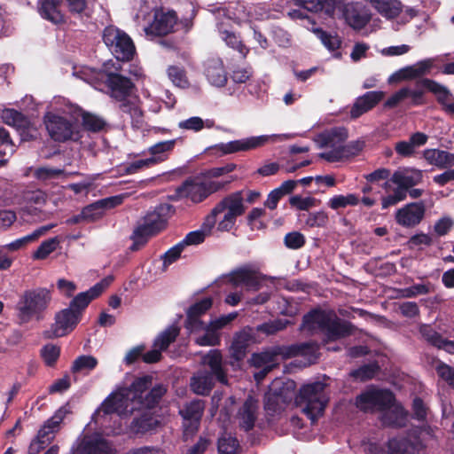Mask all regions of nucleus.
Masks as SVG:
<instances>
[{
  "label": "nucleus",
  "mask_w": 454,
  "mask_h": 454,
  "mask_svg": "<svg viewBox=\"0 0 454 454\" xmlns=\"http://www.w3.org/2000/svg\"><path fill=\"white\" fill-rule=\"evenodd\" d=\"M51 301V292L46 287L25 290L15 306L17 318L20 324L29 323L32 319L41 320Z\"/></svg>",
  "instance_id": "nucleus-3"
},
{
  "label": "nucleus",
  "mask_w": 454,
  "mask_h": 454,
  "mask_svg": "<svg viewBox=\"0 0 454 454\" xmlns=\"http://www.w3.org/2000/svg\"><path fill=\"white\" fill-rule=\"evenodd\" d=\"M274 136L262 135L250 137L243 139L221 143L214 147L215 150L221 153V155L235 153L239 152H247L262 147L273 138Z\"/></svg>",
  "instance_id": "nucleus-14"
},
{
  "label": "nucleus",
  "mask_w": 454,
  "mask_h": 454,
  "mask_svg": "<svg viewBox=\"0 0 454 454\" xmlns=\"http://www.w3.org/2000/svg\"><path fill=\"white\" fill-rule=\"evenodd\" d=\"M225 210L227 212L223 219L218 223V230L222 231H230L234 226L237 217L242 215L245 212L240 192L228 195L215 207V212L223 213Z\"/></svg>",
  "instance_id": "nucleus-11"
},
{
  "label": "nucleus",
  "mask_w": 454,
  "mask_h": 454,
  "mask_svg": "<svg viewBox=\"0 0 454 454\" xmlns=\"http://www.w3.org/2000/svg\"><path fill=\"white\" fill-rule=\"evenodd\" d=\"M90 301L91 300L87 294L82 292L72 299L68 309H72V310L82 318L83 311L89 306Z\"/></svg>",
  "instance_id": "nucleus-64"
},
{
  "label": "nucleus",
  "mask_w": 454,
  "mask_h": 454,
  "mask_svg": "<svg viewBox=\"0 0 454 454\" xmlns=\"http://www.w3.org/2000/svg\"><path fill=\"white\" fill-rule=\"evenodd\" d=\"M256 342L257 340L254 327H244L233 336L230 347L231 358L237 363L242 362L248 352L249 347Z\"/></svg>",
  "instance_id": "nucleus-17"
},
{
  "label": "nucleus",
  "mask_w": 454,
  "mask_h": 454,
  "mask_svg": "<svg viewBox=\"0 0 454 454\" xmlns=\"http://www.w3.org/2000/svg\"><path fill=\"white\" fill-rule=\"evenodd\" d=\"M59 243V240L57 237L43 241L37 249L34 252L33 258L35 260L46 259L52 252L56 250Z\"/></svg>",
  "instance_id": "nucleus-55"
},
{
  "label": "nucleus",
  "mask_w": 454,
  "mask_h": 454,
  "mask_svg": "<svg viewBox=\"0 0 454 454\" xmlns=\"http://www.w3.org/2000/svg\"><path fill=\"white\" fill-rule=\"evenodd\" d=\"M299 217L308 228H323L329 221L328 214L324 210L301 214Z\"/></svg>",
  "instance_id": "nucleus-45"
},
{
  "label": "nucleus",
  "mask_w": 454,
  "mask_h": 454,
  "mask_svg": "<svg viewBox=\"0 0 454 454\" xmlns=\"http://www.w3.org/2000/svg\"><path fill=\"white\" fill-rule=\"evenodd\" d=\"M103 42L115 57L116 62L130 61L136 54V47L129 35L122 30L108 26L102 35Z\"/></svg>",
  "instance_id": "nucleus-7"
},
{
  "label": "nucleus",
  "mask_w": 454,
  "mask_h": 454,
  "mask_svg": "<svg viewBox=\"0 0 454 454\" xmlns=\"http://www.w3.org/2000/svg\"><path fill=\"white\" fill-rule=\"evenodd\" d=\"M419 333L424 340L436 348L443 338L441 333L436 332L432 325L428 324H420Z\"/></svg>",
  "instance_id": "nucleus-54"
},
{
  "label": "nucleus",
  "mask_w": 454,
  "mask_h": 454,
  "mask_svg": "<svg viewBox=\"0 0 454 454\" xmlns=\"http://www.w3.org/2000/svg\"><path fill=\"white\" fill-rule=\"evenodd\" d=\"M395 401V395L389 389L372 388L362 392L356 397V406L363 411H384L390 409Z\"/></svg>",
  "instance_id": "nucleus-9"
},
{
  "label": "nucleus",
  "mask_w": 454,
  "mask_h": 454,
  "mask_svg": "<svg viewBox=\"0 0 454 454\" xmlns=\"http://www.w3.org/2000/svg\"><path fill=\"white\" fill-rule=\"evenodd\" d=\"M165 160V157L163 156H152L147 159H141L131 162L129 166L126 167L125 172L127 174H135L138 170L144 168L152 167L157 163L162 162Z\"/></svg>",
  "instance_id": "nucleus-57"
},
{
  "label": "nucleus",
  "mask_w": 454,
  "mask_h": 454,
  "mask_svg": "<svg viewBox=\"0 0 454 454\" xmlns=\"http://www.w3.org/2000/svg\"><path fill=\"white\" fill-rule=\"evenodd\" d=\"M160 422L151 410H145L136 416L131 423L130 429L135 434H144L147 432L155 430Z\"/></svg>",
  "instance_id": "nucleus-30"
},
{
  "label": "nucleus",
  "mask_w": 454,
  "mask_h": 454,
  "mask_svg": "<svg viewBox=\"0 0 454 454\" xmlns=\"http://www.w3.org/2000/svg\"><path fill=\"white\" fill-rule=\"evenodd\" d=\"M16 150V145L10 137L9 131L4 127L0 128V156L12 155Z\"/></svg>",
  "instance_id": "nucleus-62"
},
{
  "label": "nucleus",
  "mask_w": 454,
  "mask_h": 454,
  "mask_svg": "<svg viewBox=\"0 0 454 454\" xmlns=\"http://www.w3.org/2000/svg\"><path fill=\"white\" fill-rule=\"evenodd\" d=\"M122 199L120 196H112L97 200L87 205L82 209L86 223H93L103 217L106 210L115 207L121 204Z\"/></svg>",
  "instance_id": "nucleus-20"
},
{
  "label": "nucleus",
  "mask_w": 454,
  "mask_h": 454,
  "mask_svg": "<svg viewBox=\"0 0 454 454\" xmlns=\"http://www.w3.org/2000/svg\"><path fill=\"white\" fill-rule=\"evenodd\" d=\"M239 442L238 439L231 434H224L218 439L219 454H238Z\"/></svg>",
  "instance_id": "nucleus-52"
},
{
  "label": "nucleus",
  "mask_w": 454,
  "mask_h": 454,
  "mask_svg": "<svg viewBox=\"0 0 454 454\" xmlns=\"http://www.w3.org/2000/svg\"><path fill=\"white\" fill-rule=\"evenodd\" d=\"M287 321H283L281 319H277L273 321H269L258 325L254 329L255 334L257 333H262L265 335H272L276 333L284 330L286 327Z\"/></svg>",
  "instance_id": "nucleus-60"
},
{
  "label": "nucleus",
  "mask_w": 454,
  "mask_h": 454,
  "mask_svg": "<svg viewBox=\"0 0 454 454\" xmlns=\"http://www.w3.org/2000/svg\"><path fill=\"white\" fill-rule=\"evenodd\" d=\"M203 74L214 86L223 87L227 83V73L223 62L219 57H211L205 60Z\"/></svg>",
  "instance_id": "nucleus-22"
},
{
  "label": "nucleus",
  "mask_w": 454,
  "mask_h": 454,
  "mask_svg": "<svg viewBox=\"0 0 454 454\" xmlns=\"http://www.w3.org/2000/svg\"><path fill=\"white\" fill-rule=\"evenodd\" d=\"M149 389L136 403L139 404L140 408L145 410H153L157 407L168 391L167 386L162 383H158Z\"/></svg>",
  "instance_id": "nucleus-35"
},
{
  "label": "nucleus",
  "mask_w": 454,
  "mask_h": 454,
  "mask_svg": "<svg viewBox=\"0 0 454 454\" xmlns=\"http://www.w3.org/2000/svg\"><path fill=\"white\" fill-rule=\"evenodd\" d=\"M60 347L52 343H48L41 348L40 356L46 366L54 367L60 356Z\"/></svg>",
  "instance_id": "nucleus-51"
},
{
  "label": "nucleus",
  "mask_w": 454,
  "mask_h": 454,
  "mask_svg": "<svg viewBox=\"0 0 454 454\" xmlns=\"http://www.w3.org/2000/svg\"><path fill=\"white\" fill-rule=\"evenodd\" d=\"M325 384L315 381L302 386L295 396L297 405H304L303 412L315 423L322 416L326 407L328 398L325 395Z\"/></svg>",
  "instance_id": "nucleus-6"
},
{
  "label": "nucleus",
  "mask_w": 454,
  "mask_h": 454,
  "mask_svg": "<svg viewBox=\"0 0 454 454\" xmlns=\"http://www.w3.org/2000/svg\"><path fill=\"white\" fill-rule=\"evenodd\" d=\"M200 364H207L211 369L212 375L222 384L228 382L227 375L223 368V356L219 349H211L200 359Z\"/></svg>",
  "instance_id": "nucleus-31"
},
{
  "label": "nucleus",
  "mask_w": 454,
  "mask_h": 454,
  "mask_svg": "<svg viewBox=\"0 0 454 454\" xmlns=\"http://www.w3.org/2000/svg\"><path fill=\"white\" fill-rule=\"evenodd\" d=\"M384 97L382 91H368L359 97L350 110L352 118H358L372 110Z\"/></svg>",
  "instance_id": "nucleus-29"
},
{
  "label": "nucleus",
  "mask_w": 454,
  "mask_h": 454,
  "mask_svg": "<svg viewBox=\"0 0 454 454\" xmlns=\"http://www.w3.org/2000/svg\"><path fill=\"white\" fill-rule=\"evenodd\" d=\"M423 444L419 440L412 442L407 438L390 439L387 442L389 454H419Z\"/></svg>",
  "instance_id": "nucleus-36"
},
{
  "label": "nucleus",
  "mask_w": 454,
  "mask_h": 454,
  "mask_svg": "<svg viewBox=\"0 0 454 454\" xmlns=\"http://www.w3.org/2000/svg\"><path fill=\"white\" fill-rule=\"evenodd\" d=\"M423 157L428 164L439 169H445L454 166V153L440 149H425Z\"/></svg>",
  "instance_id": "nucleus-33"
},
{
  "label": "nucleus",
  "mask_w": 454,
  "mask_h": 454,
  "mask_svg": "<svg viewBox=\"0 0 454 454\" xmlns=\"http://www.w3.org/2000/svg\"><path fill=\"white\" fill-rule=\"evenodd\" d=\"M184 199H189L194 204L199 203V176L187 177L180 184Z\"/></svg>",
  "instance_id": "nucleus-46"
},
{
  "label": "nucleus",
  "mask_w": 454,
  "mask_h": 454,
  "mask_svg": "<svg viewBox=\"0 0 454 454\" xmlns=\"http://www.w3.org/2000/svg\"><path fill=\"white\" fill-rule=\"evenodd\" d=\"M205 330V333L200 336V346H218L221 343V333L215 332L210 326L204 325L200 320V330Z\"/></svg>",
  "instance_id": "nucleus-61"
},
{
  "label": "nucleus",
  "mask_w": 454,
  "mask_h": 454,
  "mask_svg": "<svg viewBox=\"0 0 454 454\" xmlns=\"http://www.w3.org/2000/svg\"><path fill=\"white\" fill-rule=\"evenodd\" d=\"M180 333V328L176 325H171L161 332L153 341V348L165 351L173 343Z\"/></svg>",
  "instance_id": "nucleus-43"
},
{
  "label": "nucleus",
  "mask_w": 454,
  "mask_h": 454,
  "mask_svg": "<svg viewBox=\"0 0 454 454\" xmlns=\"http://www.w3.org/2000/svg\"><path fill=\"white\" fill-rule=\"evenodd\" d=\"M423 170L416 168H399L391 176L394 184H400L409 190L423 182Z\"/></svg>",
  "instance_id": "nucleus-24"
},
{
  "label": "nucleus",
  "mask_w": 454,
  "mask_h": 454,
  "mask_svg": "<svg viewBox=\"0 0 454 454\" xmlns=\"http://www.w3.org/2000/svg\"><path fill=\"white\" fill-rule=\"evenodd\" d=\"M348 137V129L344 127H334L318 135L320 147L342 146Z\"/></svg>",
  "instance_id": "nucleus-34"
},
{
  "label": "nucleus",
  "mask_w": 454,
  "mask_h": 454,
  "mask_svg": "<svg viewBox=\"0 0 454 454\" xmlns=\"http://www.w3.org/2000/svg\"><path fill=\"white\" fill-rule=\"evenodd\" d=\"M121 70L120 63L108 60L96 74L97 79L106 87L108 95L115 100L129 98L136 87L129 77L121 74Z\"/></svg>",
  "instance_id": "nucleus-5"
},
{
  "label": "nucleus",
  "mask_w": 454,
  "mask_h": 454,
  "mask_svg": "<svg viewBox=\"0 0 454 454\" xmlns=\"http://www.w3.org/2000/svg\"><path fill=\"white\" fill-rule=\"evenodd\" d=\"M301 328L309 332L318 330L325 341H336L355 332L352 323L340 319L333 310L319 308L310 309L302 317Z\"/></svg>",
  "instance_id": "nucleus-2"
},
{
  "label": "nucleus",
  "mask_w": 454,
  "mask_h": 454,
  "mask_svg": "<svg viewBox=\"0 0 454 454\" xmlns=\"http://www.w3.org/2000/svg\"><path fill=\"white\" fill-rule=\"evenodd\" d=\"M227 284L233 287L245 286L247 291H259L266 280V276L251 264H245L223 276Z\"/></svg>",
  "instance_id": "nucleus-8"
},
{
  "label": "nucleus",
  "mask_w": 454,
  "mask_h": 454,
  "mask_svg": "<svg viewBox=\"0 0 454 454\" xmlns=\"http://www.w3.org/2000/svg\"><path fill=\"white\" fill-rule=\"evenodd\" d=\"M81 118L82 128L89 132H100L104 130L107 125L104 118L90 112H82Z\"/></svg>",
  "instance_id": "nucleus-42"
},
{
  "label": "nucleus",
  "mask_w": 454,
  "mask_h": 454,
  "mask_svg": "<svg viewBox=\"0 0 454 454\" xmlns=\"http://www.w3.org/2000/svg\"><path fill=\"white\" fill-rule=\"evenodd\" d=\"M1 118L5 124L17 129H26L29 123L28 120L22 113L12 108L4 109L1 114Z\"/></svg>",
  "instance_id": "nucleus-44"
},
{
  "label": "nucleus",
  "mask_w": 454,
  "mask_h": 454,
  "mask_svg": "<svg viewBox=\"0 0 454 454\" xmlns=\"http://www.w3.org/2000/svg\"><path fill=\"white\" fill-rule=\"evenodd\" d=\"M279 356L284 358L282 346H275L265 348L261 352L253 353L248 363L254 368H261L269 365H274V368H276L278 365V357Z\"/></svg>",
  "instance_id": "nucleus-26"
},
{
  "label": "nucleus",
  "mask_w": 454,
  "mask_h": 454,
  "mask_svg": "<svg viewBox=\"0 0 454 454\" xmlns=\"http://www.w3.org/2000/svg\"><path fill=\"white\" fill-rule=\"evenodd\" d=\"M131 398L129 395V390L121 388L111 393L102 403L100 410L106 415L117 413L119 415H127L133 412L134 408L130 407Z\"/></svg>",
  "instance_id": "nucleus-18"
},
{
  "label": "nucleus",
  "mask_w": 454,
  "mask_h": 454,
  "mask_svg": "<svg viewBox=\"0 0 454 454\" xmlns=\"http://www.w3.org/2000/svg\"><path fill=\"white\" fill-rule=\"evenodd\" d=\"M63 174L64 169L50 167H39L34 171L35 178L43 182L58 178Z\"/></svg>",
  "instance_id": "nucleus-63"
},
{
  "label": "nucleus",
  "mask_w": 454,
  "mask_h": 454,
  "mask_svg": "<svg viewBox=\"0 0 454 454\" xmlns=\"http://www.w3.org/2000/svg\"><path fill=\"white\" fill-rule=\"evenodd\" d=\"M153 384L152 375H144L142 377L136 378L130 386L125 390H129V395L132 394L131 401L137 403L142 398V395L149 390Z\"/></svg>",
  "instance_id": "nucleus-41"
},
{
  "label": "nucleus",
  "mask_w": 454,
  "mask_h": 454,
  "mask_svg": "<svg viewBox=\"0 0 454 454\" xmlns=\"http://www.w3.org/2000/svg\"><path fill=\"white\" fill-rule=\"evenodd\" d=\"M417 79L416 85L422 87L428 92L434 95L436 102L440 105L441 109L450 118L454 117V96L450 89L439 83L438 82L425 78L424 75L430 73L433 67V62L431 59H424L418 61L412 65Z\"/></svg>",
  "instance_id": "nucleus-4"
},
{
  "label": "nucleus",
  "mask_w": 454,
  "mask_h": 454,
  "mask_svg": "<svg viewBox=\"0 0 454 454\" xmlns=\"http://www.w3.org/2000/svg\"><path fill=\"white\" fill-rule=\"evenodd\" d=\"M177 17L175 12L156 11L153 20L145 27L146 35L164 36L173 31Z\"/></svg>",
  "instance_id": "nucleus-19"
},
{
  "label": "nucleus",
  "mask_w": 454,
  "mask_h": 454,
  "mask_svg": "<svg viewBox=\"0 0 454 454\" xmlns=\"http://www.w3.org/2000/svg\"><path fill=\"white\" fill-rule=\"evenodd\" d=\"M425 215L424 201L410 202L396 210L395 220L402 227L414 228L423 221Z\"/></svg>",
  "instance_id": "nucleus-16"
},
{
  "label": "nucleus",
  "mask_w": 454,
  "mask_h": 454,
  "mask_svg": "<svg viewBox=\"0 0 454 454\" xmlns=\"http://www.w3.org/2000/svg\"><path fill=\"white\" fill-rule=\"evenodd\" d=\"M74 454H113L109 442L98 436H85Z\"/></svg>",
  "instance_id": "nucleus-27"
},
{
  "label": "nucleus",
  "mask_w": 454,
  "mask_h": 454,
  "mask_svg": "<svg viewBox=\"0 0 454 454\" xmlns=\"http://www.w3.org/2000/svg\"><path fill=\"white\" fill-rule=\"evenodd\" d=\"M295 382L289 380L283 384L278 389H275L273 392L269 393L265 396L264 409L267 416L273 417L279 413L283 409L284 405L289 403L294 395Z\"/></svg>",
  "instance_id": "nucleus-12"
},
{
  "label": "nucleus",
  "mask_w": 454,
  "mask_h": 454,
  "mask_svg": "<svg viewBox=\"0 0 454 454\" xmlns=\"http://www.w3.org/2000/svg\"><path fill=\"white\" fill-rule=\"evenodd\" d=\"M341 14L346 23L355 30L364 28L372 19L370 10L362 2L344 4Z\"/></svg>",
  "instance_id": "nucleus-15"
},
{
  "label": "nucleus",
  "mask_w": 454,
  "mask_h": 454,
  "mask_svg": "<svg viewBox=\"0 0 454 454\" xmlns=\"http://www.w3.org/2000/svg\"><path fill=\"white\" fill-rule=\"evenodd\" d=\"M294 4L311 12H325L332 15L335 8V0H292Z\"/></svg>",
  "instance_id": "nucleus-39"
},
{
  "label": "nucleus",
  "mask_w": 454,
  "mask_h": 454,
  "mask_svg": "<svg viewBox=\"0 0 454 454\" xmlns=\"http://www.w3.org/2000/svg\"><path fill=\"white\" fill-rule=\"evenodd\" d=\"M372 7L383 17L395 19L402 12V4L398 0H370Z\"/></svg>",
  "instance_id": "nucleus-38"
},
{
  "label": "nucleus",
  "mask_w": 454,
  "mask_h": 454,
  "mask_svg": "<svg viewBox=\"0 0 454 454\" xmlns=\"http://www.w3.org/2000/svg\"><path fill=\"white\" fill-rule=\"evenodd\" d=\"M82 318L72 310V309H63L57 312L54 317V323L50 331L46 332L48 338L64 337L73 332Z\"/></svg>",
  "instance_id": "nucleus-13"
},
{
  "label": "nucleus",
  "mask_w": 454,
  "mask_h": 454,
  "mask_svg": "<svg viewBox=\"0 0 454 454\" xmlns=\"http://www.w3.org/2000/svg\"><path fill=\"white\" fill-rule=\"evenodd\" d=\"M179 414L184 422L183 438L184 441L192 439L199 430V400L194 399L180 409Z\"/></svg>",
  "instance_id": "nucleus-21"
},
{
  "label": "nucleus",
  "mask_w": 454,
  "mask_h": 454,
  "mask_svg": "<svg viewBox=\"0 0 454 454\" xmlns=\"http://www.w3.org/2000/svg\"><path fill=\"white\" fill-rule=\"evenodd\" d=\"M233 180H235V178L232 176L229 180L223 182L213 180H200V201L207 198L210 194L224 189Z\"/></svg>",
  "instance_id": "nucleus-49"
},
{
  "label": "nucleus",
  "mask_w": 454,
  "mask_h": 454,
  "mask_svg": "<svg viewBox=\"0 0 454 454\" xmlns=\"http://www.w3.org/2000/svg\"><path fill=\"white\" fill-rule=\"evenodd\" d=\"M310 30L329 51H333L340 48L341 40L338 35H332L321 27H311Z\"/></svg>",
  "instance_id": "nucleus-47"
},
{
  "label": "nucleus",
  "mask_w": 454,
  "mask_h": 454,
  "mask_svg": "<svg viewBox=\"0 0 454 454\" xmlns=\"http://www.w3.org/2000/svg\"><path fill=\"white\" fill-rule=\"evenodd\" d=\"M258 401L248 395L238 411L239 427L245 432L251 431L255 425L258 414Z\"/></svg>",
  "instance_id": "nucleus-23"
},
{
  "label": "nucleus",
  "mask_w": 454,
  "mask_h": 454,
  "mask_svg": "<svg viewBox=\"0 0 454 454\" xmlns=\"http://www.w3.org/2000/svg\"><path fill=\"white\" fill-rule=\"evenodd\" d=\"M64 419L61 410H59L51 418L47 419L38 430L36 437L44 441L48 440L50 444L54 439L55 433L59 430V425Z\"/></svg>",
  "instance_id": "nucleus-37"
},
{
  "label": "nucleus",
  "mask_w": 454,
  "mask_h": 454,
  "mask_svg": "<svg viewBox=\"0 0 454 454\" xmlns=\"http://www.w3.org/2000/svg\"><path fill=\"white\" fill-rule=\"evenodd\" d=\"M434 291V285L430 282L414 284L409 287L400 289L399 296L403 298H413L418 295L428 294Z\"/></svg>",
  "instance_id": "nucleus-48"
},
{
  "label": "nucleus",
  "mask_w": 454,
  "mask_h": 454,
  "mask_svg": "<svg viewBox=\"0 0 454 454\" xmlns=\"http://www.w3.org/2000/svg\"><path fill=\"white\" fill-rule=\"evenodd\" d=\"M45 125L50 137L54 141H77L82 137L77 123L66 117L58 114L48 115Z\"/></svg>",
  "instance_id": "nucleus-10"
},
{
  "label": "nucleus",
  "mask_w": 454,
  "mask_h": 454,
  "mask_svg": "<svg viewBox=\"0 0 454 454\" xmlns=\"http://www.w3.org/2000/svg\"><path fill=\"white\" fill-rule=\"evenodd\" d=\"M98 365V360L92 356L82 355L78 356L72 364V372L74 373L82 371H92Z\"/></svg>",
  "instance_id": "nucleus-56"
},
{
  "label": "nucleus",
  "mask_w": 454,
  "mask_h": 454,
  "mask_svg": "<svg viewBox=\"0 0 454 454\" xmlns=\"http://www.w3.org/2000/svg\"><path fill=\"white\" fill-rule=\"evenodd\" d=\"M217 28L221 39L225 44L239 53L241 59H245L248 55L250 49L243 43L240 36L232 30L227 28L224 22L217 23Z\"/></svg>",
  "instance_id": "nucleus-28"
},
{
  "label": "nucleus",
  "mask_w": 454,
  "mask_h": 454,
  "mask_svg": "<svg viewBox=\"0 0 454 454\" xmlns=\"http://www.w3.org/2000/svg\"><path fill=\"white\" fill-rule=\"evenodd\" d=\"M408 412L403 408L395 409L385 415V419L388 425L402 428L406 427Z\"/></svg>",
  "instance_id": "nucleus-58"
},
{
  "label": "nucleus",
  "mask_w": 454,
  "mask_h": 454,
  "mask_svg": "<svg viewBox=\"0 0 454 454\" xmlns=\"http://www.w3.org/2000/svg\"><path fill=\"white\" fill-rule=\"evenodd\" d=\"M176 214V207L168 203H160L146 211L137 221L130 239L131 251H137L145 247L150 239L163 232L168 226L169 219Z\"/></svg>",
  "instance_id": "nucleus-1"
},
{
  "label": "nucleus",
  "mask_w": 454,
  "mask_h": 454,
  "mask_svg": "<svg viewBox=\"0 0 454 454\" xmlns=\"http://www.w3.org/2000/svg\"><path fill=\"white\" fill-rule=\"evenodd\" d=\"M184 328L189 333L199 330V301H194L188 309Z\"/></svg>",
  "instance_id": "nucleus-59"
},
{
  "label": "nucleus",
  "mask_w": 454,
  "mask_h": 454,
  "mask_svg": "<svg viewBox=\"0 0 454 454\" xmlns=\"http://www.w3.org/2000/svg\"><path fill=\"white\" fill-rule=\"evenodd\" d=\"M61 0H39L38 1V12L40 16L55 24H62L65 22V18L59 6Z\"/></svg>",
  "instance_id": "nucleus-32"
},
{
  "label": "nucleus",
  "mask_w": 454,
  "mask_h": 454,
  "mask_svg": "<svg viewBox=\"0 0 454 454\" xmlns=\"http://www.w3.org/2000/svg\"><path fill=\"white\" fill-rule=\"evenodd\" d=\"M187 245H199V230L190 231L184 239L164 253L161 256L163 266L168 267L181 258Z\"/></svg>",
  "instance_id": "nucleus-25"
},
{
  "label": "nucleus",
  "mask_w": 454,
  "mask_h": 454,
  "mask_svg": "<svg viewBox=\"0 0 454 454\" xmlns=\"http://www.w3.org/2000/svg\"><path fill=\"white\" fill-rule=\"evenodd\" d=\"M359 197L354 193H348L347 195H335L332 197L327 205L333 210L344 208L348 206H356L359 203Z\"/></svg>",
  "instance_id": "nucleus-50"
},
{
  "label": "nucleus",
  "mask_w": 454,
  "mask_h": 454,
  "mask_svg": "<svg viewBox=\"0 0 454 454\" xmlns=\"http://www.w3.org/2000/svg\"><path fill=\"white\" fill-rule=\"evenodd\" d=\"M380 371V366L377 362H373L371 364H364L359 368L352 371L350 375L359 380L360 381H366L372 380L375 377V375Z\"/></svg>",
  "instance_id": "nucleus-53"
},
{
  "label": "nucleus",
  "mask_w": 454,
  "mask_h": 454,
  "mask_svg": "<svg viewBox=\"0 0 454 454\" xmlns=\"http://www.w3.org/2000/svg\"><path fill=\"white\" fill-rule=\"evenodd\" d=\"M284 359L298 356H313L318 349L317 345L313 341L295 343L289 346H282Z\"/></svg>",
  "instance_id": "nucleus-40"
}]
</instances>
